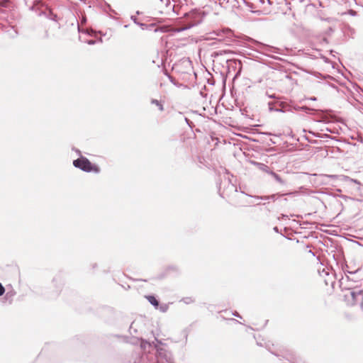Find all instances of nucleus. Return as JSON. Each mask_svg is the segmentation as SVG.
Segmentation results:
<instances>
[{"label": "nucleus", "instance_id": "34", "mask_svg": "<svg viewBox=\"0 0 363 363\" xmlns=\"http://www.w3.org/2000/svg\"><path fill=\"white\" fill-rule=\"evenodd\" d=\"M282 218H285V217H287V216H285L284 214L281 215Z\"/></svg>", "mask_w": 363, "mask_h": 363}, {"label": "nucleus", "instance_id": "24", "mask_svg": "<svg viewBox=\"0 0 363 363\" xmlns=\"http://www.w3.org/2000/svg\"><path fill=\"white\" fill-rule=\"evenodd\" d=\"M233 315H234L235 316H237V317L241 318V317L240 316V315H239L237 312L234 313H233Z\"/></svg>", "mask_w": 363, "mask_h": 363}, {"label": "nucleus", "instance_id": "26", "mask_svg": "<svg viewBox=\"0 0 363 363\" xmlns=\"http://www.w3.org/2000/svg\"><path fill=\"white\" fill-rule=\"evenodd\" d=\"M326 130L330 133H335L334 131H332L330 128H327Z\"/></svg>", "mask_w": 363, "mask_h": 363}, {"label": "nucleus", "instance_id": "17", "mask_svg": "<svg viewBox=\"0 0 363 363\" xmlns=\"http://www.w3.org/2000/svg\"><path fill=\"white\" fill-rule=\"evenodd\" d=\"M263 169L264 171H266V172H267L269 174V172H270L271 170L269 169V167L264 164H263Z\"/></svg>", "mask_w": 363, "mask_h": 363}, {"label": "nucleus", "instance_id": "20", "mask_svg": "<svg viewBox=\"0 0 363 363\" xmlns=\"http://www.w3.org/2000/svg\"><path fill=\"white\" fill-rule=\"evenodd\" d=\"M350 182H352L356 183V184H359V183L357 180H354V179H350Z\"/></svg>", "mask_w": 363, "mask_h": 363}, {"label": "nucleus", "instance_id": "3", "mask_svg": "<svg viewBox=\"0 0 363 363\" xmlns=\"http://www.w3.org/2000/svg\"><path fill=\"white\" fill-rule=\"evenodd\" d=\"M211 34L216 36H212L211 38L218 39L220 41L224 40L225 38H231L233 37V31L227 28L218 29Z\"/></svg>", "mask_w": 363, "mask_h": 363}, {"label": "nucleus", "instance_id": "7", "mask_svg": "<svg viewBox=\"0 0 363 363\" xmlns=\"http://www.w3.org/2000/svg\"><path fill=\"white\" fill-rule=\"evenodd\" d=\"M323 273H324L328 278L325 279V283L326 285L331 284L332 286H333V281L332 280V278L333 277V274L330 275L329 272H325L323 269Z\"/></svg>", "mask_w": 363, "mask_h": 363}, {"label": "nucleus", "instance_id": "35", "mask_svg": "<svg viewBox=\"0 0 363 363\" xmlns=\"http://www.w3.org/2000/svg\"><path fill=\"white\" fill-rule=\"evenodd\" d=\"M125 28H128V25H125L124 26Z\"/></svg>", "mask_w": 363, "mask_h": 363}, {"label": "nucleus", "instance_id": "1", "mask_svg": "<svg viewBox=\"0 0 363 363\" xmlns=\"http://www.w3.org/2000/svg\"><path fill=\"white\" fill-rule=\"evenodd\" d=\"M357 270L348 272L350 276L345 274L339 280V285L342 291H347L344 295V299L347 305L354 306L358 302L363 311V290H357L360 286V281L355 279Z\"/></svg>", "mask_w": 363, "mask_h": 363}, {"label": "nucleus", "instance_id": "22", "mask_svg": "<svg viewBox=\"0 0 363 363\" xmlns=\"http://www.w3.org/2000/svg\"><path fill=\"white\" fill-rule=\"evenodd\" d=\"M274 111H277V112H282L283 111H282V109H281V108H275V109H274Z\"/></svg>", "mask_w": 363, "mask_h": 363}, {"label": "nucleus", "instance_id": "33", "mask_svg": "<svg viewBox=\"0 0 363 363\" xmlns=\"http://www.w3.org/2000/svg\"><path fill=\"white\" fill-rule=\"evenodd\" d=\"M155 340H156L158 343L161 344V341H159L157 339H155Z\"/></svg>", "mask_w": 363, "mask_h": 363}, {"label": "nucleus", "instance_id": "14", "mask_svg": "<svg viewBox=\"0 0 363 363\" xmlns=\"http://www.w3.org/2000/svg\"><path fill=\"white\" fill-rule=\"evenodd\" d=\"M274 102L270 101L268 103L269 111H274L275 108H274Z\"/></svg>", "mask_w": 363, "mask_h": 363}, {"label": "nucleus", "instance_id": "4", "mask_svg": "<svg viewBox=\"0 0 363 363\" xmlns=\"http://www.w3.org/2000/svg\"><path fill=\"white\" fill-rule=\"evenodd\" d=\"M332 118L333 117L330 115H328L326 111H321L315 121L317 123H328L331 121Z\"/></svg>", "mask_w": 363, "mask_h": 363}, {"label": "nucleus", "instance_id": "12", "mask_svg": "<svg viewBox=\"0 0 363 363\" xmlns=\"http://www.w3.org/2000/svg\"><path fill=\"white\" fill-rule=\"evenodd\" d=\"M228 190L230 191H238L236 186L230 183L228 184Z\"/></svg>", "mask_w": 363, "mask_h": 363}, {"label": "nucleus", "instance_id": "32", "mask_svg": "<svg viewBox=\"0 0 363 363\" xmlns=\"http://www.w3.org/2000/svg\"><path fill=\"white\" fill-rule=\"evenodd\" d=\"M274 230L276 232H278V228H277V227H275V228H274Z\"/></svg>", "mask_w": 363, "mask_h": 363}, {"label": "nucleus", "instance_id": "25", "mask_svg": "<svg viewBox=\"0 0 363 363\" xmlns=\"http://www.w3.org/2000/svg\"><path fill=\"white\" fill-rule=\"evenodd\" d=\"M328 177H331V178H335L337 176L336 175H328Z\"/></svg>", "mask_w": 363, "mask_h": 363}, {"label": "nucleus", "instance_id": "9", "mask_svg": "<svg viewBox=\"0 0 363 363\" xmlns=\"http://www.w3.org/2000/svg\"><path fill=\"white\" fill-rule=\"evenodd\" d=\"M147 299L148 300L150 303L152 304V306H158L159 302H158V301L156 299V298L155 296H147Z\"/></svg>", "mask_w": 363, "mask_h": 363}, {"label": "nucleus", "instance_id": "16", "mask_svg": "<svg viewBox=\"0 0 363 363\" xmlns=\"http://www.w3.org/2000/svg\"><path fill=\"white\" fill-rule=\"evenodd\" d=\"M267 96L270 99H278V97L275 94H267Z\"/></svg>", "mask_w": 363, "mask_h": 363}, {"label": "nucleus", "instance_id": "28", "mask_svg": "<svg viewBox=\"0 0 363 363\" xmlns=\"http://www.w3.org/2000/svg\"><path fill=\"white\" fill-rule=\"evenodd\" d=\"M260 201H264V202H269V199H260Z\"/></svg>", "mask_w": 363, "mask_h": 363}, {"label": "nucleus", "instance_id": "23", "mask_svg": "<svg viewBox=\"0 0 363 363\" xmlns=\"http://www.w3.org/2000/svg\"><path fill=\"white\" fill-rule=\"evenodd\" d=\"M301 109H302V110H304V111H306V110H309V108H308V107H306V106H303V107H301Z\"/></svg>", "mask_w": 363, "mask_h": 363}, {"label": "nucleus", "instance_id": "29", "mask_svg": "<svg viewBox=\"0 0 363 363\" xmlns=\"http://www.w3.org/2000/svg\"><path fill=\"white\" fill-rule=\"evenodd\" d=\"M277 104H278L279 106H281L283 104V102L281 101H278L277 102Z\"/></svg>", "mask_w": 363, "mask_h": 363}, {"label": "nucleus", "instance_id": "13", "mask_svg": "<svg viewBox=\"0 0 363 363\" xmlns=\"http://www.w3.org/2000/svg\"><path fill=\"white\" fill-rule=\"evenodd\" d=\"M183 301L185 303L189 304V303H192L194 301L191 297H186V298H183Z\"/></svg>", "mask_w": 363, "mask_h": 363}, {"label": "nucleus", "instance_id": "15", "mask_svg": "<svg viewBox=\"0 0 363 363\" xmlns=\"http://www.w3.org/2000/svg\"><path fill=\"white\" fill-rule=\"evenodd\" d=\"M5 292V289L3 285L0 283V296H2Z\"/></svg>", "mask_w": 363, "mask_h": 363}, {"label": "nucleus", "instance_id": "8", "mask_svg": "<svg viewBox=\"0 0 363 363\" xmlns=\"http://www.w3.org/2000/svg\"><path fill=\"white\" fill-rule=\"evenodd\" d=\"M131 20L138 26H139L143 30H145L147 28V25L143 23H140L138 21V18L135 16H131Z\"/></svg>", "mask_w": 363, "mask_h": 363}, {"label": "nucleus", "instance_id": "21", "mask_svg": "<svg viewBox=\"0 0 363 363\" xmlns=\"http://www.w3.org/2000/svg\"><path fill=\"white\" fill-rule=\"evenodd\" d=\"M220 195L221 196L225 197V196H228V193H225V191H223V193H220Z\"/></svg>", "mask_w": 363, "mask_h": 363}, {"label": "nucleus", "instance_id": "5", "mask_svg": "<svg viewBox=\"0 0 363 363\" xmlns=\"http://www.w3.org/2000/svg\"><path fill=\"white\" fill-rule=\"evenodd\" d=\"M248 196H250V197H252L254 198L255 199H269L270 200H272V201H275L277 199V195L276 194H272V195H270V196H251V195H248L247 194Z\"/></svg>", "mask_w": 363, "mask_h": 363}, {"label": "nucleus", "instance_id": "10", "mask_svg": "<svg viewBox=\"0 0 363 363\" xmlns=\"http://www.w3.org/2000/svg\"><path fill=\"white\" fill-rule=\"evenodd\" d=\"M151 104L156 105L157 106L158 109L160 111H164V106H163V104L160 101H159L158 100H157V99H152L151 100Z\"/></svg>", "mask_w": 363, "mask_h": 363}, {"label": "nucleus", "instance_id": "18", "mask_svg": "<svg viewBox=\"0 0 363 363\" xmlns=\"http://www.w3.org/2000/svg\"><path fill=\"white\" fill-rule=\"evenodd\" d=\"M263 169L264 171H266V172H267L269 174V172H270L271 170L269 169V167L264 164H263Z\"/></svg>", "mask_w": 363, "mask_h": 363}, {"label": "nucleus", "instance_id": "31", "mask_svg": "<svg viewBox=\"0 0 363 363\" xmlns=\"http://www.w3.org/2000/svg\"><path fill=\"white\" fill-rule=\"evenodd\" d=\"M82 21V23L85 22L86 21L85 18L83 17Z\"/></svg>", "mask_w": 363, "mask_h": 363}, {"label": "nucleus", "instance_id": "19", "mask_svg": "<svg viewBox=\"0 0 363 363\" xmlns=\"http://www.w3.org/2000/svg\"><path fill=\"white\" fill-rule=\"evenodd\" d=\"M87 43L89 45H94L95 43V41L94 40H89L87 41Z\"/></svg>", "mask_w": 363, "mask_h": 363}, {"label": "nucleus", "instance_id": "2", "mask_svg": "<svg viewBox=\"0 0 363 363\" xmlns=\"http://www.w3.org/2000/svg\"><path fill=\"white\" fill-rule=\"evenodd\" d=\"M73 165L86 172H94L95 173H99L100 171L97 166L93 165L91 162L84 157H81L80 158L74 160Z\"/></svg>", "mask_w": 363, "mask_h": 363}, {"label": "nucleus", "instance_id": "11", "mask_svg": "<svg viewBox=\"0 0 363 363\" xmlns=\"http://www.w3.org/2000/svg\"><path fill=\"white\" fill-rule=\"evenodd\" d=\"M165 1H166V3H165L166 4V6L167 8H169V9H172L174 11L175 6L172 5L169 0H165Z\"/></svg>", "mask_w": 363, "mask_h": 363}, {"label": "nucleus", "instance_id": "6", "mask_svg": "<svg viewBox=\"0 0 363 363\" xmlns=\"http://www.w3.org/2000/svg\"><path fill=\"white\" fill-rule=\"evenodd\" d=\"M269 174L272 175L278 183L281 184H285V182L277 173L274 172L273 171H270L269 172Z\"/></svg>", "mask_w": 363, "mask_h": 363}, {"label": "nucleus", "instance_id": "27", "mask_svg": "<svg viewBox=\"0 0 363 363\" xmlns=\"http://www.w3.org/2000/svg\"><path fill=\"white\" fill-rule=\"evenodd\" d=\"M309 99L312 100V101H315L316 98L315 97H311Z\"/></svg>", "mask_w": 363, "mask_h": 363}, {"label": "nucleus", "instance_id": "30", "mask_svg": "<svg viewBox=\"0 0 363 363\" xmlns=\"http://www.w3.org/2000/svg\"><path fill=\"white\" fill-rule=\"evenodd\" d=\"M309 253L311 254L313 256H315V254L313 252L312 250H309Z\"/></svg>", "mask_w": 363, "mask_h": 363}]
</instances>
